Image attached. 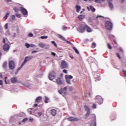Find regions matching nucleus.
Masks as SVG:
<instances>
[{"label":"nucleus","instance_id":"1","mask_svg":"<svg viewBox=\"0 0 126 126\" xmlns=\"http://www.w3.org/2000/svg\"><path fill=\"white\" fill-rule=\"evenodd\" d=\"M95 101L96 103H98V104L101 105V104H103V102H104V99H103V98H102V96L100 95H96L95 96Z\"/></svg>","mask_w":126,"mask_h":126},{"label":"nucleus","instance_id":"2","mask_svg":"<svg viewBox=\"0 0 126 126\" xmlns=\"http://www.w3.org/2000/svg\"><path fill=\"white\" fill-rule=\"evenodd\" d=\"M105 26L107 30H112V28H113V24L110 21H107L105 23Z\"/></svg>","mask_w":126,"mask_h":126},{"label":"nucleus","instance_id":"3","mask_svg":"<svg viewBox=\"0 0 126 126\" xmlns=\"http://www.w3.org/2000/svg\"><path fill=\"white\" fill-rule=\"evenodd\" d=\"M60 67L61 68H62V69H64V68H67V67H68V64H67V63H66V62L63 61L61 62Z\"/></svg>","mask_w":126,"mask_h":126},{"label":"nucleus","instance_id":"4","mask_svg":"<svg viewBox=\"0 0 126 126\" xmlns=\"http://www.w3.org/2000/svg\"><path fill=\"white\" fill-rule=\"evenodd\" d=\"M65 78L66 79V82L68 84H71V83L70 82V79H72V78H73V77H72V76L69 75H66L65 76Z\"/></svg>","mask_w":126,"mask_h":126},{"label":"nucleus","instance_id":"5","mask_svg":"<svg viewBox=\"0 0 126 126\" xmlns=\"http://www.w3.org/2000/svg\"><path fill=\"white\" fill-rule=\"evenodd\" d=\"M49 78L50 80H53L56 78V72L52 71L49 73Z\"/></svg>","mask_w":126,"mask_h":126},{"label":"nucleus","instance_id":"6","mask_svg":"<svg viewBox=\"0 0 126 126\" xmlns=\"http://www.w3.org/2000/svg\"><path fill=\"white\" fill-rule=\"evenodd\" d=\"M9 68L11 69V70H13L14 68H15V63L13 61H10L9 63Z\"/></svg>","mask_w":126,"mask_h":126},{"label":"nucleus","instance_id":"7","mask_svg":"<svg viewBox=\"0 0 126 126\" xmlns=\"http://www.w3.org/2000/svg\"><path fill=\"white\" fill-rule=\"evenodd\" d=\"M66 90H67V88L66 87H64L63 89H61L60 90L58 91L59 93L60 94H61V95H66Z\"/></svg>","mask_w":126,"mask_h":126},{"label":"nucleus","instance_id":"8","mask_svg":"<svg viewBox=\"0 0 126 126\" xmlns=\"http://www.w3.org/2000/svg\"><path fill=\"white\" fill-rule=\"evenodd\" d=\"M20 10L21 12V13L25 16V15H28V12L27 11V10L25 9L24 7H21L20 8Z\"/></svg>","mask_w":126,"mask_h":126},{"label":"nucleus","instance_id":"9","mask_svg":"<svg viewBox=\"0 0 126 126\" xmlns=\"http://www.w3.org/2000/svg\"><path fill=\"white\" fill-rule=\"evenodd\" d=\"M93 119L92 123H91V125L90 126H96L97 124V121L96 120V116L95 115H93Z\"/></svg>","mask_w":126,"mask_h":126},{"label":"nucleus","instance_id":"10","mask_svg":"<svg viewBox=\"0 0 126 126\" xmlns=\"http://www.w3.org/2000/svg\"><path fill=\"white\" fill-rule=\"evenodd\" d=\"M85 29H86V31L87 32H88L89 33L92 32V30L91 28L88 27V26H85L84 27V29H82L83 32H84Z\"/></svg>","mask_w":126,"mask_h":126},{"label":"nucleus","instance_id":"11","mask_svg":"<svg viewBox=\"0 0 126 126\" xmlns=\"http://www.w3.org/2000/svg\"><path fill=\"white\" fill-rule=\"evenodd\" d=\"M11 83H20V81L17 80V77H14L10 79Z\"/></svg>","mask_w":126,"mask_h":126},{"label":"nucleus","instance_id":"12","mask_svg":"<svg viewBox=\"0 0 126 126\" xmlns=\"http://www.w3.org/2000/svg\"><path fill=\"white\" fill-rule=\"evenodd\" d=\"M94 77L95 79H96V80H100V79H101L100 78V74L98 73H94Z\"/></svg>","mask_w":126,"mask_h":126},{"label":"nucleus","instance_id":"13","mask_svg":"<svg viewBox=\"0 0 126 126\" xmlns=\"http://www.w3.org/2000/svg\"><path fill=\"white\" fill-rule=\"evenodd\" d=\"M3 51H6L9 50V45L8 44L5 43L3 46Z\"/></svg>","mask_w":126,"mask_h":126},{"label":"nucleus","instance_id":"14","mask_svg":"<svg viewBox=\"0 0 126 126\" xmlns=\"http://www.w3.org/2000/svg\"><path fill=\"white\" fill-rule=\"evenodd\" d=\"M67 120L70 122H78V119L73 117H69L67 118Z\"/></svg>","mask_w":126,"mask_h":126},{"label":"nucleus","instance_id":"15","mask_svg":"<svg viewBox=\"0 0 126 126\" xmlns=\"http://www.w3.org/2000/svg\"><path fill=\"white\" fill-rule=\"evenodd\" d=\"M87 8L89 11H90V10H91V11H92L93 12H95V11L96 10L95 8H94L93 6H90V8L88 6L87 7Z\"/></svg>","mask_w":126,"mask_h":126},{"label":"nucleus","instance_id":"16","mask_svg":"<svg viewBox=\"0 0 126 126\" xmlns=\"http://www.w3.org/2000/svg\"><path fill=\"white\" fill-rule=\"evenodd\" d=\"M43 98L42 96H38L37 97L35 100V103H40L42 101Z\"/></svg>","mask_w":126,"mask_h":126},{"label":"nucleus","instance_id":"17","mask_svg":"<svg viewBox=\"0 0 126 126\" xmlns=\"http://www.w3.org/2000/svg\"><path fill=\"white\" fill-rule=\"evenodd\" d=\"M56 82L57 84H59V85H62L63 84V81H62L61 78H58V79H57Z\"/></svg>","mask_w":126,"mask_h":126},{"label":"nucleus","instance_id":"18","mask_svg":"<svg viewBox=\"0 0 126 126\" xmlns=\"http://www.w3.org/2000/svg\"><path fill=\"white\" fill-rule=\"evenodd\" d=\"M51 114L53 116V117H56L57 115V110L56 109H52L51 110Z\"/></svg>","mask_w":126,"mask_h":126},{"label":"nucleus","instance_id":"19","mask_svg":"<svg viewBox=\"0 0 126 126\" xmlns=\"http://www.w3.org/2000/svg\"><path fill=\"white\" fill-rule=\"evenodd\" d=\"M78 18L80 21H82V19H84V18H85V15H80V16H78Z\"/></svg>","mask_w":126,"mask_h":126},{"label":"nucleus","instance_id":"20","mask_svg":"<svg viewBox=\"0 0 126 126\" xmlns=\"http://www.w3.org/2000/svg\"><path fill=\"white\" fill-rule=\"evenodd\" d=\"M28 61H30L29 59L28 58V56L25 57L24 62L23 63V65H24Z\"/></svg>","mask_w":126,"mask_h":126},{"label":"nucleus","instance_id":"21","mask_svg":"<svg viewBox=\"0 0 126 126\" xmlns=\"http://www.w3.org/2000/svg\"><path fill=\"white\" fill-rule=\"evenodd\" d=\"M38 46L40 47V48H45L46 47V44H45L43 42H41L39 44Z\"/></svg>","mask_w":126,"mask_h":126},{"label":"nucleus","instance_id":"22","mask_svg":"<svg viewBox=\"0 0 126 126\" xmlns=\"http://www.w3.org/2000/svg\"><path fill=\"white\" fill-rule=\"evenodd\" d=\"M81 9V7H80V5L76 6V10L77 12H79V11H80Z\"/></svg>","mask_w":126,"mask_h":126},{"label":"nucleus","instance_id":"23","mask_svg":"<svg viewBox=\"0 0 126 126\" xmlns=\"http://www.w3.org/2000/svg\"><path fill=\"white\" fill-rule=\"evenodd\" d=\"M84 108L85 109V111H86L87 112H90L91 109H90L89 106H88V105H85Z\"/></svg>","mask_w":126,"mask_h":126},{"label":"nucleus","instance_id":"24","mask_svg":"<svg viewBox=\"0 0 126 126\" xmlns=\"http://www.w3.org/2000/svg\"><path fill=\"white\" fill-rule=\"evenodd\" d=\"M24 65H23V64L22 63V65H21V66L19 68H18V69H17L16 72H15V74H17V73H18V71H19L20 69H21V68H22V67H23Z\"/></svg>","mask_w":126,"mask_h":126},{"label":"nucleus","instance_id":"25","mask_svg":"<svg viewBox=\"0 0 126 126\" xmlns=\"http://www.w3.org/2000/svg\"><path fill=\"white\" fill-rule=\"evenodd\" d=\"M49 100H50V98H49L48 97L45 96V99L44 100V103H45L46 104L49 103Z\"/></svg>","mask_w":126,"mask_h":126},{"label":"nucleus","instance_id":"26","mask_svg":"<svg viewBox=\"0 0 126 126\" xmlns=\"http://www.w3.org/2000/svg\"><path fill=\"white\" fill-rule=\"evenodd\" d=\"M91 48H92V49H94V48H96V43L93 42Z\"/></svg>","mask_w":126,"mask_h":126},{"label":"nucleus","instance_id":"27","mask_svg":"<svg viewBox=\"0 0 126 126\" xmlns=\"http://www.w3.org/2000/svg\"><path fill=\"white\" fill-rule=\"evenodd\" d=\"M59 38H60V39L63 40V41L65 40V38L61 34H59Z\"/></svg>","mask_w":126,"mask_h":126},{"label":"nucleus","instance_id":"28","mask_svg":"<svg viewBox=\"0 0 126 126\" xmlns=\"http://www.w3.org/2000/svg\"><path fill=\"white\" fill-rule=\"evenodd\" d=\"M73 50L75 51V53L77 54L78 55H79V51L76 49L75 47L73 48Z\"/></svg>","mask_w":126,"mask_h":126},{"label":"nucleus","instance_id":"29","mask_svg":"<svg viewBox=\"0 0 126 126\" xmlns=\"http://www.w3.org/2000/svg\"><path fill=\"white\" fill-rule=\"evenodd\" d=\"M7 78V77H5V83H6V84H9V83H10V81H9V80L7 81L6 80Z\"/></svg>","mask_w":126,"mask_h":126},{"label":"nucleus","instance_id":"30","mask_svg":"<svg viewBox=\"0 0 126 126\" xmlns=\"http://www.w3.org/2000/svg\"><path fill=\"white\" fill-rule=\"evenodd\" d=\"M7 66V62L4 63L3 64V67L4 68H6Z\"/></svg>","mask_w":126,"mask_h":126},{"label":"nucleus","instance_id":"31","mask_svg":"<svg viewBox=\"0 0 126 126\" xmlns=\"http://www.w3.org/2000/svg\"><path fill=\"white\" fill-rule=\"evenodd\" d=\"M13 10H14L15 12H19V9H18L17 7H14L13 8Z\"/></svg>","mask_w":126,"mask_h":126},{"label":"nucleus","instance_id":"32","mask_svg":"<svg viewBox=\"0 0 126 126\" xmlns=\"http://www.w3.org/2000/svg\"><path fill=\"white\" fill-rule=\"evenodd\" d=\"M109 7H110V8H113L114 7V5L111 2H109Z\"/></svg>","mask_w":126,"mask_h":126},{"label":"nucleus","instance_id":"33","mask_svg":"<svg viewBox=\"0 0 126 126\" xmlns=\"http://www.w3.org/2000/svg\"><path fill=\"white\" fill-rule=\"evenodd\" d=\"M8 16H9V13H6L5 16H4V17L5 18V20L7 19Z\"/></svg>","mask_w":126,"mask_h":126},{"label":"nucleus","instance_id":"34","mask_svg":"<svg viewBox=\"0 0 126 126\" xmlns=\"http://www.w3.org/2000/svg\"><path fill=\"white\" fill-rule=\"evenodd\" d=\"M40 38L42 39H48V36H41Z\"/></svg>","mask_w":126,"mask_h":126},{"label":"nucleus","instance_id":"35","mask_svg":"<svg viewBox=\"0 0 126 126\" xmlns=\"http://www.w3.org/2000/svg\"><path fill=\"white\" fill-rule=\"evenodd\" d=\"M25 46L27 48H30V44L28 43H26Z\"/></svg>","mask_w":126,"mask_h":126},{"label":"nucleus","instance_id":"36","mask_svg":"<svg viewBox=\"0 0 126 126\" xmlns=\"http://www.w3.org/2000/svg\"><path fill=\"white\" fill-rule=\"evenodd\" d=\"M107 47L109 50H112V46H111V45H110V43L107 44Z\"/></svg>","mask_w":126,"mask_h":126},{"label":"nucleus","instance_id":"37","mask_svg":"<svg viewBox=\"0 0 126 126\" xmlns=\"http://www.w3.org/2000/svg\"><path fill=\"white\" fill-rule=\"evenodd\" d=\"M27 121H28V119L26 118L22 120V123H25V122H27Z\"/></svg>","mask_w":126,"mask_h":126},{"label":"nucleus","instance_id":"38","mask_svg":"<svg viewBox=\"0 0 126 126\" xmlns=\"http://www.w3.org/2000/svg\"><path fill=\"white\" fill-rule=\"evenodd\" d=\"M65 41L67 43V44H69V45H72V43L70 42H69V41L66 40V39H65Z\"/></svg>","mask_w":126,"mask_h":126},{"label":"nucleus","instance_id":"39","mask_svg":"<svg viewBox=\"0 0 126 126\" xmlns=\"http://www.w3.org/2000/svg\"><path fill=\"white\" fill-rule=\"evenodd\" d=\"M62 29L64 31H65V30H66V27L65 26H63Z\"/></svg>","mask_w":126,"mask_h":126},{"label":"nucleus","instance_id":"40","mask_svg":"<svg viewBox=\"0 0 126 126\" xmlns=\"http://www.w3.org/2000/svg\"><path fill=\"white\" fill-rule=\"evenodd\" d=\"M30 47L33 48V47H36V45H35L34 44H30Z\"/></svg>","mask_w":126,"mask_h":126},{"label":"nucleus","instance_id":"41","mask_svg":"<svg viewBox=\"0 0 126 126\" xmlns=\"http://www.w3.org/2000/svg\"><path fill=\"white\" fill-rule=\"evenodd\" d=\"M16 16H17V17H18L19 18H20V17H21V15L20 14H16Z\"/></svg>","mask_w":126,"mask_h":126},{"label":"nucleus","instance_id":"42","mask_svg":"<svg viewBox=\"0 0 126 126\" xmlns=\"http://www.w3.org/2000/svg\"><path fill=\"white\" fill-rule=\"evenodd\" d=\"M4 28L6 30H7L8 28V24H6L5 25Z\"/></svg>","mask_w":126,"mask_h":126},{"label":"nucleus","instance_id":"43","mask_svg":"<svg viewBox=\"0 0 126 126\" xmlns=\"http://www.w3.org/2000/svg\"><path fill=\"white\" fill-rule=\"evenodd\" d=\"M96 104H95V103L93 104V109H96Z\"/></svg>","mask_w":126,"mask_h":126},{"label":"nucleus","instance_id":"44","mask_svg":"<svg viewBox=\"0 0 126 126\" xmlns=\"http://www.w3.org/2000/svg\"><path fill=\"white\" fill-rule=\"evenodd\" d=\"M89 115H90V111H87V113L86 114V117H89Z\"/></svg>","mask_w":126,"mask_h":126},{"label":"nucleus","instance_id":"45","mask_svg":"<svg viewBox=\"0 0 126 126\" xmlns=\"http://www.w3.org/2000/svg\"><path fill=\"white\" fill-rule=\"evenodd\" d=\"M95 2L100 3L101 0H94Z\"/></svg>","mask_w":126,"mask_h":126},{"label":"nucleus","instance_id":"46","mask_svg":"<svg viewBox=\"0 0 126 126\" xmlns=\"http://www.w3.org/2000/svg\"><path fill=\"white\" fill-rule=\"evenodd\" d=\"M28 36H29V37H33V34L32 33H29Z\"/></svg>","mask_w":126,"mask_h":126},{"label":"nucleus","instance_id":"47","mask_svg":"<svg viewBox=\"0 0 126 126\" xmlns=\"http://www.w3.org/2000/svg\"><path fill=\"white\" fill-rule=\"evenodd\" d=\"M123 72L125 76H126V71L125 70H123Z\"/></svg>","mask_w":126,"mask_h":126},{"label":"nucleus","instance_id":"48","mask_svg":"<svg viewBox=\"0 0 126 126\" xmlns=\"http://www.w3.org/2000/svg\"><path fill=\"white\" fill-rule=\"evenodd\" d=\"M28 59L30 61V60H32V59H33V56H29V57H28Z\"/></svg>","mask_w":126,"mask_h":126},{"label":"nucleus","instance_id":"49","mask_svg":"<svg viewBox=\"0 0 126 126\" xmlns=\"http://www.w3.org/2000/svg\"><path fill=\"white\" fill-rule=\"evenodd\" d=\"M117 57H118L119 59H121V56H120V54L119 53H117Z\"/></svg>","mask_w":126,"mask_h":126},{"label":"nucleus","instance_id":"50","mask_svg":"<svg viewBox=\"0 0 126 126\" xmlns=\"http://www.w3.org/2000/svg\"><path fill=\"white\" fill-rule=\"evenodd\" d=\"M37 114H38V115L39 116V117H41V116H42L41 112H38Z\"/></svg>","mask_w":126,"mask_h":126},{"label":"nucleus","instance_id":"51","mask_svg":"<svg viewBox=\"0 0 126 126\" xmlns=\"http://www.w3.org/2000/svg\"><path fill=\"white\" fill-rule=\"evenodd\" d=\"M63 72L66 74L67 73V70H65V69L63 70Z\"/></svg>","mask_w":126,"mask_h":126},{"label":"nucleus","instance_id":"52","mask_svg":"<svg viewBox=\"0 0 126 126\" xmlns=\"http://www.w3.org/2000/svg\"><path fill=\"white\" fill-rule=\"evenodd\" d=\"M99 17H103V16H101V15H98L97 16V17H96V19H98V18H99Z\"/></svg>","mask_w":126,"mask_h":126},{"label":"nucleus","instance_id":"53","mask_svg":"<svg viewBox=\"0 0 126 126\" xmlns=\"http://www.w3.org/2000/svg\"><path fill=\"white\" fill-rule=\"evenodd\" d=\"M38 52V51H36V50H34V51H32V54H35L36 53H37Z\"/></svg>","mask_w":126,"mask_h":126},{"label":"nucleus","instance_id":"54","mask_svg":"<svg viewBox=\"0 0 126 126\" xmlns=\"http://www.w3.org/2000/svg\"><path fill=\"white\" fill-rule=\"evenodd\" d=\"M51 55H52V56H54V57H56V53L54 52H52Z\"/></svg>","mask_w":126,"mask_h":126},{"label":"nucleus","instance_id":"55","mask_svg":"<svg viewBox=\"0 0 126 126\" xmlns=\"http://www.w3.org/2000/svg\"><path fill=\"white\" fill-rule=\"evenodd\" d=\"M12 19L14 20V19H15V15H13L12 16Z\"/></svg>","mask_w":126,"mask_h":126},{"label":"nucleus","instance_id":"56","mask_svg":"<svg viewBox=\"0 0 126 126\" xmlns=\"http://www.w3.org/2000/svg\"><path fill=\"white\" fill-rule=\"evenodd\" d=\"M119 49H120V51H121V52H124V50H123V48H122V47H120Z\"/></svg>","mask_w":126,"mask_h":126},{"label":"nucleus","instance_id":"57","mask_svg":"<svg viewBox=\"0 0 126 126\" xmlns=\"http://www.w3.org/2000/svg\"><path fill=\"white\" fill-rule=\"evenodd\" d=\"M114 42L115 44H116V45L118 44L117 42V40L114 39Z\"/></svg>","mask_w":126,"mask_h":126},{"label":"nucleus","instance_id":"58","mask_svg":"<svg viewBox=\"0 0 126 126\" xmlns=\"http://www.w3.org/2000/svg\"><path fill=\"white\" fill-rule=\"evenodd\" d=\"M53 45H54V46H55V47H56V48H58V45L57 44V43H55Z\"/></svg>","mask_w":126,"mask_h":126},{"label":"nucleus","instance_id":"59","mask_svg":"<svg viewBox=\"0 0 126 126\" xmlns=\"http://www.w3.org/2000/svg\"><path fill=\"white\" fill-rule=\"evenodd\" d=\"M0 85H2V80H0Z\"/></svg>","mask_w":126,"mask_h":126},{"label":"nucleus","instance_id":"60","mask_svg":"<svg viewBox=\"0 0 126 126\" xmlns=\"http://www.w3.org/2000/svg\"><path fill=\"white\" fill-rule=\"evenodd\" d=\"M3 43L4 44L5 43V39L4 38H3Z\"/></svg>","mask_w":126,"mask_h":126},{"label":"nucleus","instance_id":"61","mask_svg":"<svg viewBox=\"0 0 126 126\" xmlns=\"http://www.w3.org/2000/svg\"><path fill=\"white\" fill-rule=\"evenodd\" d=\"M0 77L2 78V73H0Z\"/></svg>","mask_w":126,"mask_h":126},{"label":"nucleus","instance_id":"62","mask_svg":"<svg viewBox=\"0 0 126 126\" xmlns=\"http://www.w3.org/2000/svg\"><path fill=\"white\" fill-rule=\"evenodd\" d=\"M38 106V104H34L33 107H36Z\"/></svg>","mask_w":126,"mask_h":126},{"label":"nucleus","instance_id":"63","mask_svg":"<svg viewBox=\"0 0 126 126\" xmlns=\"http://www.w3.org/2000/svg\"><path fill=\"white\" fill-rule=\"evenodd\" d=\"M51 43H52V44H53V45H54V44H56V42H55L54 41H51Z\"/></svg>","mask_w":126,"mask_h":126},{"label":"nucleus","instance_id":"64","mask_svg":"<svg viewBox=\"0 0 126 126\" xmlns=\"http://www.w3.org/2000/svg\"><path fill=\"white\" fill-rule=\"evenodd\" d=\"M32 121H33V120L32 118L29 119L30 122H32Z\"/></svg>","mask_w":126,"mask_h":126}]
</instances>
